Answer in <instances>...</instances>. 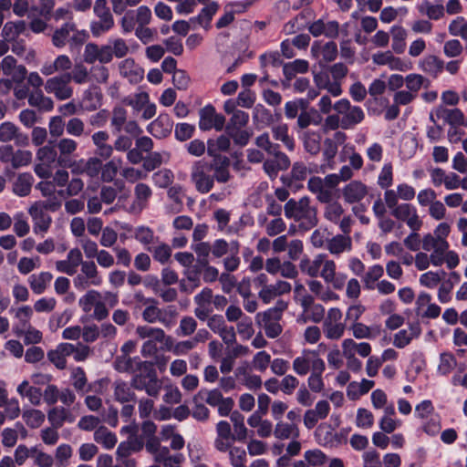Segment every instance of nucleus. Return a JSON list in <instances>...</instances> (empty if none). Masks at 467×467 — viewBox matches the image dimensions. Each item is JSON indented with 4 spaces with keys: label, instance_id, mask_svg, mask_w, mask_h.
I'll use <instances>...</instances> for the list:
<instances>
[{
    "label": "nucleus",
    "instance_id": "nucleus-1",
    "mask_svg": "<svg viewBox=\"0 0 467 467\" xmlns=\"http://www.w3.org/2000/svg\"><path fill=\"white\" fill-rule=\"evenodd\" d=\"M284 212L287 219L294 220L303 230H309L318 223L317 208L311 205L307 196L288 200L284 205Z\"/></svg>",
    "mask_w": 467,
    "mask_h": 467
},
{
    "label": "nucleus",
    "instance_id": "nucleus-2",
    "mask_svg": "<svg viewBox=\"0 0 467 467\" xmlns=\"http://www.w3.org/2000/svg\"><path fill=\"white\" fill-rule=\"evenodd\" d=\"M130 386L138 390H144L150 397H158L161 389V382L152 363L142 361L138 363L137 369L131 379Z\"/></svg>",
    "mask_w": 467,
    "mask_h": 467
},
{
    "label": "nucleus",
    "instance_id": "nucleus-3",
    "mask_svg": "<svg viewBox=\"0 0 467 467\" xmlns=\"http://www.w3.org/2000/svg\"><path fill=\"white\" fill-rule=\"evenodd\" d=\"M286 307L287 305L284 301H278L275 307L256 315V322L264 328L267 337L275 338L282 333L283 327L279 321L282 318V312Z\"/></svg>",
    "mask_w": 467,
    "mask_h": 467
},
{
    "label": "nucleus",
    "instance_id": "nucleus-4",
    "mask_svg": "<svg viewBox=\"0 0 467 467\" xmlns=\"http://www.w3.org/2000/svg\"><path fill=\"white\" fill-rule=\"evenodd\" d=\"M96 19L92 20L89 29L93 36L99 37L109 32L115 26V20L107 0H96L93 5Z\"/></svg>",
    "mask_w": 467,
    "mask_h": 467
},
{
    "label": "nucleus",
    "instance_id": "nucleus-5",
    "mask_svg": "<svg viewBox=\"0 0 467 467\" xmlns=\"http://www.w3.org/2000/svg\"><path fill=\"white\" fill-rule=\"evenodd\" d=\"M299 267L302 273L311 278L320 275L323 280H331L334 272V261L327 259L324 254H319L313 260H301Z\"/></svg>",
    "mask_w": 467,
    "mask_h": 467
},
{
    "label": "nucleus",
    "instance_id": "nucleus-6",
    "mask_svg": "<svg viewBox=\"0 0 467 467\" xmlns=\"http://www.w3.org/2000/svg\"><path fill=\"white\" fill-rule=\"evenodd\" d=\"M333 109L342 116L341 128L344 130L354 128L365 119L363 109L358 106H352L347 99L337 101L333 105Z\"/></svg>",
    "mask_w": 467,
    "mask_h": 467
},
{
    "label": "nucleus",
    "instance_id": "nucleus-7",
    "mask_svg": "<svg viewBox=\"0 0 467 467\" xmlns=\"http://www.w3.org/2000/svg\"><path fill=\"white\" fill-rule=\"evenodd\" d=\"M45 91L53 95L57 100H67L73 97L74 89L66 73L47 78L44 85Z\"/></svg>",
    "mask_w": 467,
    "mask_h": 467
},
{
    "label": "nucleus",
    "instance_id": "nucleus-8",
    "mask_svg": "<svg viewBox=\"0 0 467 467\" xmlns=\"http://www.w3.org/2000/svg\"><path fill=\"white\" fill-rule=\"evenodd\" d=\"M323 215L324 218L335 224H338L340 230L345 234H349L351 232V226L353 220L351 217L344 216V208L337 201H329V202H324Z\"/></svg>",
    "mask_w": 467,
    "mask_h": 467
},
{
    "label": "nucleus",
    "instance_id": "nucleus-9",
    "mask_svg": "<svg viewBox=\"0 0 467 467\" xmlns=\"http://www.w3.org/2000/svg\"><path fill=\"white\" fill-rule=\"evenodd\" d=\"M324 363L317 350L304 349L301 355L293 360V370L298 376H306Z\"/></svg>",
    "mask_w": 467,
    "mask_h": 467
},
{
    "label": "nucleus",
    "instance_id": "nucleus-10",
    "mask_svg": "<svg viewBox=\"0 0 467 467\" xmlns=\"http://www.w3.org/2000/svg\"><path fill=\"white\" fill-rule=\"evenodd\" d=\"M210 169L211 166L202 161L194 162L192 167L191 180L201 193H207L213 187L214 178L208 173Z\"/></svg>",
    "mask_w": 467,
    "mask_h": 467
},
{
    "label": "nucleus",
    "instance_id": "nucleus-11",
    "mask_svg": "<svg viewBox=\"0 0 467 467\" xmlns=\"http://www.w3.org/2000/svg\"><path fill=\"white\" fill-rule=\"evenodd\" d=\"M391 214L397 220L406 223L410 230H420L422 226L417 209L410 203H400L399 207L391 211Z\"/></svg>",
    "mask_w": 467,
    "mask_h": 467
},
{
    "label": "nucleus",
    "instance_id": "nucleus-12",
    "mask_svg": "<svg viewBox=\"0 0 467 467\" xmlns=\"http://www.w3.org/2000/svg\"><path fill=\"white\" fill-rule=\"evenodd\" d=\"M12 140L18 147H26L29 144L27 134L22 132L15 123L5 121L0 124V141L8 143Z\"/></svg>",
    "mask_w": 467,
    "mask_h": 467
},
{
    "label": "nucleus",
    "instance_id": "nucleus-13",
    "mask_svg": "<svg viewBox=\"0 0 467 467\" xmlns=\"http://www.w3.org/2000/svg\"><path fill=\"white\" fill-rule=\"evenodd\" d=\"M200 119H199V128L202 130H210L212 129H215L216 130H222L224 123L225 118L217 114L215 109L212 105H207L200 109L199 112Z\"/></svg>",
    "mask_w": 467,
    "mask_h": 467
},
{
    "label": "nucleus",
    "instance_id": "nucleus-14",
    "mask_svg": "<svg viewBox=\"0 0 467 467\" xmlns=\"http://www.w3.org/2000/svg\"><path fill=\"white\" fill-rule=\"evenodd\" d=\"M28 213L34 222V232L46 233L50 227L52 219L46 212V207L42 202H36L30 206Z\"/></svg>",
    "mask_w": 467,
    "mask_h": 467
},
{
    "label": "nucleus",
    "instance_id": "nucleus-15",
    "mask_svg": "<svg viewBox=\"0 0 467 467\" xmlns=\"http://www.w3.org/2000/svg\"><path fill=\"white\" fill-rule=\"evenodd\" d=\"M235 435L232 432L231 425L225 420H221L216 425V438L214 440V448L220 452H225L231 448Z\"/></svg>",
    "mask_w": 467,
    "mask_h": 467
},
{
    "label": "nucleus",
    "instance_id": "nucleus-16",
    "mask_svg": "<svg viewBox=\"0 0 467 467\" xmlns=\"http://www.w3.org/2000/svg\"><path fill=\"white\" fill-rule=\"evenodd\" d=\"M83 60L91 65L96 61L100 64L109 63V47H106L105 45L99 46L95 43H88L84 48Z\"/></svg>",
    "mask_w": 467,
    "mask_h": 467
},
{
    "label": "nucleus",
    "instance_id": "nucleus-17",
    "mask_svg": "<svg viewBox=\"0 0 467 467\" xmlns=\"http://www.w3.org/2000/svg\"><path fill=\"white\" fill-rule=\"evenodd\" d=\"M109 133L106 130H99L92 134L91 141L95 146V154L102 160H109L114 151L112 145L109 144Z\"/></svg>",
    "mask_w": 467,
    "mask_h": 467
},
{
    "label": "nucleus",
    "instance_id": "nucleus-18",
    "mask_svg": "<svg viewBox=\"0 0 467 467\" xmlns=\"http://www.w3.org/2000/svg\"><path fill=\"white\" fill-rule=\"evenodd\" d=\"M172 126L173 122L169 114L161 113L149 124L147 130L155 138L162 139L171 132Z\"/></svg>",
    "mask_w": 467,
    "mask_h": 467
},
{
    "label": "nucleus",
    "instance_id": "nucleus-19",
    "mask_svg": "<svg viewBox=\"0 0 467 467\" xmlns=\"http://www.w3.org/2000/svg\"><path fill=\"white\" fill-rule=\"evenodd\" d=\"M307 189L319 202H329L334 199V192L328 189L323 179L318 176H313L308 180Z\"/></svg>",
    "mask_w": 467,
    "mask_h": 467
},
{
    "label": "nucleus",
    "instance_id": "nucleus-20",
    "mask_svg": "<svg viewBox=\"0 0 467 467\" xmlns=\"http://www.w3.org/2000/svg\"><path fill=\"white\" fill-rule=\"evenodd\" d=\"M55 147L58 154V165L61 166L73 158L78 145L72 138L64 137L57 140Z\"/></svg>",
    "mask_w": 467,
    "mask_h": 467
},
{
    "label": "nucleus",
    "instance_id": "nucleus-21",
    "mask_svg": "<svg viewBox=\"0 0 467 467\" xmlns=\"http://www.w3.org/2000/svg\"><path fill=\"white\" fill-rule=\"evenodd\" d=\"M308 30L316 37L324 35L328 38H336L339 34V24L337 21L324 22L319 19L312 23Z\"/></svg>",
    "mask_w": 467,
    "mask_h": 467
},
{
    "label": "nucleus",
    "instance_id": "nucleus-22",
    "mask_svg": "<svg viewBox=\"0 0 467 467\" xmlns=\"http://www.w3.org/2000/svg\"><path fill=\"white\" fill-rule=\"evenodd\" d=\"M367 194L368 188L360 181H352L342 189L344 201L348 203L358 202Z\"/></svg>",
    "mask_w": 467,
    "mask_h": 467
},
{
    "label": "nucleus",
    "instance_id": "nucleus-23",
    "mask_svg": "<svg viewBox=\"0 0 467 467\" xmlns=\"http://www.w3.org/2000/svg\"><path fill=\"white\" fill-rule=\"evenodd\" d=\"M421 248L425 252L432 251L431 254L442 259V254L449 249V243L441 238H437L431 234H427L422 238Z\"/></svg>",
    "mask_w": 467,
    "mask_h": 467
},
{
    "label": "nucleus",
    "instance_id": "nucleus-24",
    "mask_svg": "<svg viewBox=\"0 0 467 467\" xmlns=\"http://www.w3.org/2000/svg\"><path fill=\"white\" fill-rule=\"evenodd\" d=\"M119 74L128 78L132 84H137L143 79L144 71L135 64L131 58L122 60L119 66Z\"/></svg>",
    "mask_w": 467,
    "mask_h": 467
},
{
    "label": "nucleus",
    "instance_id": "nucleus-25",
    "mask_svg": "<svg viewBox=\"0 0 467 467\" xmlns=\"http://www.w3.org/2000/svg\"><path fill=\"white\" fill-rule=\"evenodd\" d=\"M421 329L419 323H411L408 329H401L393 337V345L398 348H403L408 346L412 339L420 335Z\"/></svg>",
    "mask_w": 467,
    "mask_h": 467
},
{
    "label": "nucleus",
    "instance_id": "nucleus-26",
    "mask_svg": "<svg viewBox=\"0 0 467 467\" xmlns=\"http://www.w3.org/2000/svg\"><path fill=\"white\" fill-rule=\"evenodd\" d=\"M313 79L318 89H326L334 97H338L343 92L342 88L337 83H333L326 71H313Z\"/></svg>",
    "mask_w": 467,
    "mask_h": 467
},
{
    "label": "nucleus",
    "instance_id": "nucleus-27",
    "mask_svg": "<svg viewBox=\"0 0 467 467\" xmlns=\"http://www.w3.org/2000/svg\"><path fill=\"white\" fill-rule=\"evenodd\" d=\"M16 392L21 398L27 399L33 406H39L42 400L41 389L32 385L28 380H23L17 387Z\"/></svg>",
    "mask_w": 467,
    "mask_h": 467
},
{
    "label": "nucleus",
    "instance_id": "nucleus-28",
    "mask_svg": "<svg viewBox=\"0 0 467 467\" xmlns=\"http://www.w3.org/2000/svg\"><path fill=\"white\" fill-rule=\"evenodd\" d=\"M144 447V441L138 436H129L121 441L116 451V458H127L134 452L140 451Z\"/></svg>",
    "mask_w": 467,
    "mask_h": 467
},
{
    "label": "nucleus",
    "instance_id": "nucleus-29",
    "mask_svg": "<svg viewBox=\"0 0 467 467\" xmlns=\"http://www.w3.org/2000/svg\"><path fill=\"white\" fill-rule=\"evenodd\" d=\"M309 64L305 59H296L292 62L285 63L283 66V73L285 78V81L282 84L284 87L289 86V81L296 78V74H304L308 71Z\"/></svg>",
    "mask_w": 467,
    "mask_h": 467
},
{
    "label": "nucleus",
    "instance_id": "nucleus-30",
    "mask_svg": "<svg viewBox=\"0 0 467 467\" xmlns=\"http://www.w3.org/2000/svg\"><path fill=\"white\" fill-rule=\"evenodd\" d=\"M34 183V177L29 172L19 173L12 183L14 194L25 197L30 194Z\"/></svg>",
    "mask_w": 467,
    "mask_h": 467
},
{
    "label": "nucleus",
    "instance_id": "nucleus-31",
    "mask_svg": "<svg viewBox=\"0 0 467 467\" xmlns=\"http://www.w3.org/2000/svg\"><path fill=\"white\" fill-rule=\"evenodd\" d=\"M102 93L99 88L93 86L89 87L83 92L82 105L87 111H94L100 108L102 105Z\"/></svg>",
    "mask_w": 467,
    "mask_h": 467
},
{
    "label": "nucleus",
    "instance_id": "nucleus-32",
    "mask_svg": "<svg viewBox=\"0 0 467 467\" xmlns=\"http://www.w3.org/2000/svg\"><path fill=\"white\" fill-rule=\"evenodd\" d=\"M156 463L161 464L163 467H181L184 461L182 453L171 454L168 447L162 449L153 457Z\"/></svg>",
    "mask_w": 467,
    "mask_h": 467
},
{
    "label": "nucleus",
    "instance_id": "nucleus-33",
    "mask_svg": "<svg viewBox=\"0 0 467 467\" xmlns=\"http://www.w3.org/2000/svg\"><path fill=\"white\" fill-rule=\"evenodd\" d=\"M300 139L303 141L305 150L312 156H316L321 150V134L314 130H305Z\"/></svg>",
    "mask_w": 467,
    "mask_h": 467
},
{
    "label": "nucleus",
    "instance_id": "nucleus-34",
    "mask_svg": "<svg viewBox=\"0 0 467 467\" xmlns=\"http://www.w3.org/2000/svg\"><path fill=\"white\" fill-rule=\"evenodd\" d=\"M157 303H151L147 306L142 312V318L148 323L160 322L164 327H170L172 325V320L166 318L163 316V310L158 307Z\"/></svg>",
    "mask_w": 467,
    "mask_h": 467
},
{
    "label": "nucleus",
    "instance_id": "nucleus-35",
    "mask_svg": "<svg viewBox=\"0 0 467 467\" xmlns=\"http://www.w3.org/2000/svg\"><path fill=\"white\" fill-rule=\"evenodd\" d=\"M93 439L106 450L113 449L118 442L117 435L103 425L96 429Z\"/></svg>",
    "mask_w": 467,
    "mask_h": 467
},
{
    "label": "nucleus",
    "instance_id": "nucleus-36",
    "mask_svg": "<svg viewBox=\"0 0 467 467\" xmlns=\"http://www.w3.org/2000/svg\"><path fill=\"white\" fill-rule=\"evenodd\" d=\"M28 104L42 111H51L54 109V100L44 94L41 89H35L28 96Z\"/></svg>",
    "mask_w": 467,
    "mask_h": 467
},
{
    "label": "nucleus",
    "instance_id": "nucleus-37",
    "mask_svg": "<svg viewBox=\"0 0 467 467\" xmlns=\"http://www.w3.org/2000/svg\"><path fill=\"white\" fill-rule=\"evenodd\" d=\"M435 115L438 119H442L451 126L463 125L464 115L459 109H446L440 106L435 110Z\"/></svg>",
    "mask_w": 467,
    "mask_h": 467
},
{
    "label": "nucleus",
    "instance_id": "nucleus-38",
    "mask_svg": "<svg viewBox=\"0 0 467 467\" xmlns=\"http://www.w3.org/2000/svg\"><path fill=\"white\" fill-rule=\"evenodd\" d=\"M136 333L140 338H149L148 340H155L160 343L166 341L171 343V337L166 336L163 329L159 327H151L149 326H139Z\"/></svg>",
    "mask_w": 467,
    "mask_h": 467
},
{
    "label": "nucleus",
    "instance_id": "nucleus-39",
    "mask_svg": "<svg viewBox=\"0 0 467 467\" xmlns=\"http://www.w3.org/2000/svg\"><path fill=\"white\" fill-rule=\"evenodd\" d=\"M185 278L179 282L180 290L185 294H192L201 285L200 270L188 269L184 272Z\"/></svg>",
    "mask_w": 467,
    "mask_h": 467
},
{
    "label": "nucleus",
    "instance_id": "nucleus-40",
    "mask_svg": "<svg viewBox=\"0 0 467 467\" xmlns=\"http://www.w3.org/2000/svg\"><path fill=\"white\" fill-rule=\"evenodd\" d=\"M337 153V144L332 139L327 138L324 140L323 160L324 163L321 165V170L325 172L327 170H333L335 168L334 159Z\"/></svg>",
    "mask_w": 467,
    "mask_h": 467
},
{
    "label": "nucleus",
    "instance_id": "nucleus-41",
    "mask_svg": "<svg viewBox=\"0 0 467 467\" xmlns=\"http://www.w3.org/2000/svg\"><path fill=\"white\" fill-rule=\"evenodd\" d=\"M26 29V23L23 20L6 22L2 29V36L5 41L14 42L17 40L19 35Z\"/></svg>",
    "mask_w": 467,
    "mask_h": 467
},
{
    "label": "nucleus",
    "instance_id": "nucleus-42",
    "mask_svg": "<svg viewBox=\"0 0 467 467\" xmlns=\"http://www.w3.org/2000/svg\"><path fill=\"white\" fill-rule=\"evenodd\" d=\"M52 278L53 275L49 272H41L39 274L31 275L28 278L30 288L35 294L40 295L45 292Z\"/></svg>",
    "mask_w": 467,
    "mask_h": 467
},
{
    "label": "nucleus",
    "instance_id": "nucleus-43",
    "mask_svg": "<svg viewBox=\"0 0 467 467\" xmlns=\"http://www.w3.org/2000/svg\"><path fill=\"white\" fill-rule=\"evenodd\" d=\"M350 248L351 238L348 236V234H337L327 242V249L332 254H339L346 250H349Z\"/></svg>",
    "mask_w": 467,
    "mask_h": 467
},
{
    "label": "nucleus",
    "instance_id": "nucleus-44",
    "mask_svg": "<svg viewBox=\"0 0 467 467\" xmlns=\"http://www.w3.org/2000/svg\"><path fill=\"white\" fill-rule=\"evenodd\" d=\"M306 285L309 291L316 296L318 299L327 302L329 300L337 299V296L330 289L326 288L323 284L316 279H310L306 281Z\"/></svg>",
    "mask_w": 467,
    "mask_h": 467
},
{
    "label": "nucleus",
    "instance_id": "nucleus-45",
    "mask_svg": "<svg viewBox=\"0 0 467 467\" xmlns=\"http://www.w3.org/2000/svg\"><path fill=\"white\" fill-rule=\"evenodd\" d=\"M168 151H154L144 157L143 168L146 171H151L159 168L162 163L170 160Z\"/></svg>",
    "mask_w": 467,
    "mask_h": 467
},
{
    "label": "nucleus",
    "instance_id": "nucleus-46",
    "mask_svg": "<svg viewBox=\"0 0 467 467\" xmlns=\"http://www.w3.org/2000/svg\"><path fill=\"white\" fill-rule=\"evenodd\" d=\"M229 136L221 135L216 140H209L207 142V153L211 157L219 158L220 151H227L230 149L231 141Z\"/></svg>",
    "mask_w": 467,
    "mask_h": 467
},
{
    "label": "nucleus",
    "instance_id": "nucleus-47",
    "mask_svg": "<svg viewBox=\"0 0 467 467\" xmlns=\"http://www.w3.org/2000/svg\"><path fill=\"white\" fill-rule=\"evenodd\" d=\"M47 419L52 427L59 429L65 421H73L68 410L63 407H54L47 413Z\"/></svg>",
    "mask_w": 467,
    "mask_h": 467
},
{
    "label": "nucleus",
    "instance_id": "nucleus-48",
    "mask_svg": "<svg viewBox=\"0 0 467 467\" xmlns=\"http://www.w3.org/2000/svg\"><path fill=\"white\" fill-rule=\"evenodd\" d=\"M299 429L296 424L279 421L274 430V435L279 440L297 439Z\"/></svg>",
    "mask_w": 467,
    "mask_h": 467
},
{
    "label": "nucleus",
    "instance_id": "nucleus-49",
    "mask_svg": "<svg viewBox=\"0 0 467 467\" xmlns=\"http://www.w3.org/2000/svg\"><path fill=\"white\" fill-rule=\"evenodd\" d=\"M443 66V61L434 55L425 57L420 62L421 70L432 77H437L442 71Z\"/></svg>",
    "mask_w": 467,
    "mask_h": 467
},
{
    "label": "nucleus",
    "instance_id": "nucleus-50",
    "mask_svg": "<svg viewBox=\"0 0 467 467\" xmlns=\"http://www.w3.org/2000/svg\"><path fill=\"white\" fill-rule=\"evenodd\" d=\"M36 159L44 166H50L56 161L58 163L57 148L51 144L41 146L36 151Z\"/></svg>",
    "mask_w": 467,
    "mask_h": 467
},
{
    "label": "nucleus",
    "instance_id": "nucleus-51",
    "mask_svg": "<svg viewBox=\"0 0 467 467\" xmlns=\"http://www.w3.org/2000/svg\"><path fill=\"white\" fill-rule=\"evenodd\" d=\"M113 387L115 400L119 402L125 403L135 400V393L127 382L117 380L114 382Z\"/></svg>",
    "mask_w": 467,
    "mask_h": 467
},
{
    "label": "nucleus",
    "instance_id": "nucleus-52",
    "mask_svg": "<svg viewBox=\"0 0 467 467\" xmlns=\"http://www.w3.org/2000/svg\"><path fill=\"white\" fill-rule=\"evenodd\" d=\"M105 46L109 47V62L112 61L113 57L122 58L129 53V47L126 41L119 37L109 39Z\"/></svg>",
    "mask_w": 467,
    "mask_h": 467
},
{
    "label": "nucleus",
    "instance_id": "nucleus-53",
    "mask_svg": "<svg viewBox=\"0 0 467 467\" xmlns=\"http://www.w3.org/2000/svg\"><path fill=\"white\" fill-rule=\"evenodd\" d=\"M273 137L276 140H280L284 143L286 149L290 151L295 150V140L289 136L288 126L281 123L272 128Z\"/></svg>",
    "mask_w": 467,
    "mask_h": 467
},
{
    "label": "nucleus",
    "instance_id": "nucleus-54",
    "mask_svg": "<svg viewBox=\"0 0 467 467\" xmlns=\"http://www.w3.org/2000/svg\"><path fill=\"white\" fill-rule=\"evenodd\" d=\"M80 266V274L86 276L93 286H99L102 284V276L99 275L98 267L93 261H85Z\"/></svg>",
    "mask_w": 467,
    "mask_h": 467
},
{
    "label": "nucleus",
    "instance_id": "nucleus-55",
    "mask_svg": "<svg viewBox=\"0 0 467 467\" xmlns=\"http://www.w3.org/2000/svg\"><path fill=\"white\" fill-rule=\"evenodd\" d=\"M75 26L73 24L66 23L60 28H57L52 34V44L61 48L66 46L67 41L71 32H73Z\"/></svg>",
    "mask_w": 467,
    "mask_h": 467
},
{
    "label": "nucleus",
    "instance_id": "nucleus-56",
    "mask_svg": "<svg viewBox=\"0 0 467 467\" xmlns=\"http://www.w3.org/2000/svg\"><path fill=\"white\" fill-rule=\"evenodd\" d=\"M345 330L346 324L344 322L324 321L323 323V332L327 339L337 340L341 338Z\"/></svg>",
    "mask_w": 467,
    "mask_h": 467
},
{
    "label": "nucleus",
    "instance_id": "nucleus-57",
    "mask_svg": "<svg viewBox=\"0 0 467 467\" xmlns=\"http://www.w3.org/2000/svg\"><path fill=\"white\" fill-rule=\"evenodd\" d=\"M442 259L436 255L428 254L425 252H418L415 255L414 262L418 270L423 271L429 268L431 265L433 266H441Z\"/></svg>",
    "mask_w": 467,
    "mask_h": 467
},
{
    "label": "nucleus",
    "instance_id": "nucleus-58",
    "mask_svg": "<svg viewBox=\"0 0 467 467\" xmlns=\"http://www.w3.org/2000/svg\"><path fill=\"white\" fill-rule=\"evenodd\" d=\"M419 11L426 15L431 20H439L444 16L445 8L441 3L432 4L424 2L419 6Z\"/></svg>",
    "mask_w": 467,
    "mask_h": 467
},
{
    "label": "nucleus",
    "instance_id": "nucleus-59",
    "mask_svg": "<svg viewBox=\"0 0 467 467\" xmlns=\"http://www.w3.org/2000/svg\"><path fill=\"white\" fill-rule=\"evenodd\" d=\"M71 384L78 392H87L90 390V388H87L88 378L84 369L80 367L75 368L71 371Z\"/></svg>",
    "mask_w": 467,
    "mask_h": 467
},
{
    "label": "nucleus",
    "instance_id": "nucleus-60",
    "mask_svg": "<svg viewBox=\"0 0 467 467\" xmlns=\"http://www.w3.org/2000/svg\"><path fill=\"white\" fill-rule=\"evenodd\" d=\"M134 238L143 244L146 248L150 247V244L156 243L158 238L155 236L154 232L148 226H138L134 230Z\"/></svg>",
    "mask_w": 467,
    "mask_h": 467
},
{
    "label": "nucleus",
    "instance_id": "nucleus-61",
    "mask_svg": "<svg viewBox=\"0 0 467 467\" xmlns=\"http://www.w3.org/2000/svg\"><path fill=\"white\" fill-rule=\"evenodd\" d=\"M325 369H326V365L324 363L323 365H321L318 368L316 367V369L313 370L310 373L309 377L307 378V385H308V388L312 391L318 393L324 389L325 384L323 381L322 375H323Z\"/></svg>",
    "mask_w": 467,
    "mask_h": 467
},
{
    "label": "nucleus",
    "instance_id": "nucleus-62",
    "mask_svg": "<svg viewBox=\"0 0 467 467\" xmlns=\"http://www.w3.org/2000/svg\"><path fill=\"white\" fill-rule=\"evenodd\" d=\"M121 162V159L119 158L112 159L105 164L102 163L101 180L105 182H111L116 178Z\"/></svg>",
    "mask_w": 467,
    "mask_h": 467
},
{
    "label": "nucleus",
    "instance_id": "nucleus-63",
    "mask_svg": "<svg viewBox=\"0 0 467 467\" xmlns=\"http://www.w3.org/2000/svg\"><path fill=\"white\" fill-rule=\"evenodd\" d=\"M22 418L28 427L36 429L45 421L46 416L39 410L28 409L23 411Z\"/></svg>",
    "mask_w": 467,
    "mask_h": 467
},
{
    "label": "nucleus",
    "instance_id": "nucleus-64",
    "mask_svg": "<svg viewBox=\"0 0 467 467\" xmlns=\"http://www.w3.org/2000/svg\"><path fill=\"white\" fill-rule=\"evenodd\" d=\"M138 363H142L139 358H131L130 356L117 357L114 367L119 372H135Z\"/></svg>",
    "mask_w": 467,
    "mask_h": 467
}]
</instances>
